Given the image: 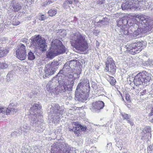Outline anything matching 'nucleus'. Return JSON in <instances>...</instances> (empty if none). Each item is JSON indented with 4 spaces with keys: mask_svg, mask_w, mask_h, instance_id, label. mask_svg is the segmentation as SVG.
I'll return each instance as SVG.
<instances>
[{
    "mask_svg": "<svg viewBox=\"0 0 153 153\" xmlns=\"http://www.w3.org/2000/svg\"><path fill=\"white\" fill-rule=\"evenodd\" d=\"M140 4H139L137 1H136L135 3H133V2H130V5L131 6V8H131H135L136 9H138L139 7L140 6Z\"/></svg>",
    "mask_w": 153,
    "mask_h": 153,
    "instance_id": "31",
    "label": "nucleus"
},
{
    "mask_svg": "<svg viewBox=\"0 0 153 153\" xmlns=\"http://www.w3.org/2000/svg\"><path fill=\"white\" fill-rule=\"evenodd\" d=\"M65 50L61 41L56 39L53 40L51 43L50 49L46 53L47 58L52 59L58 55L64 53Z\"/></svg>",
    "mask_w": 153,
    "mask_h": 153,
    "instance_id": "2",
    "label": "nucleus"
},
{
    "mask_svg": "<svg viewBox=\"0 0 153 153\" xmlns=\"http://www.w3.org/2000/svg\"><path fill=\"white\" fill-rule=\"evenodd\" d=\"M74 128L73 129H71V128H69V130L70 131H74V133L75 134H77V135L78 136V133L76 132V131L74 130Z\"/></svg>",
    "mask_w": 153,
    "mask_h": 153,
    "instance_id": "54",
    "label": "nucleus"
},
{
    "mask_svg": "<svg viewBox=\"0 0 153 153\" xmlns=\"http://www.w3.org/2000/svg\"><path fill=\"white\" fill-rule=\"evenodd\" d=\"M79 2L78 0H73V3L74 4H76Z\"/></svg>",
    "mask_w": 153,
    "mask_h": 153,
    "instance_id": "62",
    "label": "nucleus"
},
{
    "mask_svg": "<svg viewBox=\"0 0 153 153\" xmlns=\"http://www.w3.org/2000/svg\"><path fill=\"white\" fill-rule=\"evenodd\" d=\"M21 134V132L19 130L14 131L11 134V135L13 137H15L20 135Z\"/></svg>",
    "mask_w": 153,
    "mask_h": 153,
    "instance_id": "39",
    "label": "nucleus"
},
{
    "mask_svg": "<svg viewBox=\"0 0 153 153\" xmlns=\"http://www.w3.org/2000/svg\"><path fill=\"white\" fill-rule=\"evenodd\" d=\"M143 46V44L140 41H136L126 46L127 51L132 54H135L139 53L142 51L141 48Z\"/></svg>",
    "mask_w": 153,
    "mask_h": 153,
    "instance_id": "6",
    "label": "nucleus"
},
{
    "mask_svg": "<svg viewBox=\"0 0 153 153\" xmlns=\"http://www.w3.org/2000/svg\"><path fill=\"white\" fill-rule=\"evenodd\" d=\"M126 18L125 16L122 17V20L120 21L122 22L123 24L126 25V26L128 25L129 26H133L134 25V23H136V22L138 20L140 21L142 24H146L150 19V17L143 15H129L127 17L126 20H125L124 19Z\"/></svg>",
    "mask_w": 153,
    "mask_h": 153,
    "instance_id": "3",
    "label": "nucleus"
},
{
    "mask_svg": "<svg viewBox=\"0 0 153 153\" xmlns=\"http://www.w3.org/2000/svg\"><path fill=\"white\" fill-rule=\"evenodd\" d=\"M56 11L55 10L51 9L48 11V14L50 16H55L56 13Z\"/></svg>",
    "mask_w": 153,
    "mask_h": 153,
    "instance_id": "38",
    "label": "nucleus"
},
{
    "mask_svg": "<svg viewBox=\"0 0 153 153\" xmlns=\"http://www.w3.org/2000/svg\"><path fill=\"white\" fill-rule=\"evenodd\" d=\"M23 127L25 129L24 131L26 132H28V131L30 129V127L27 124H25L23 126Z\"/></svg>",
    "mask_w": 153,
    "mask_h": 153,
    "instance_id": "40",
    "label": "nucleus"
},
{
    "mask_svg": "<svg viewBox=\"0 0 153 153\" xmlns=\"http://www.w3.org/2000/svg\"><path fill=\"white\" fill-rule=\"evenodd\" d=\"M23 151L25 153H31L30 148L29 147H25Z\"/></svg>",
    "mask_w": 153,
    "mask_h": 153,
    "instance_id": "43",
    "label": "nucleus"
},
{
    "mask_svg": "<svg viewBox=\"0 0 153 153\" xmlns=\"http://www.w3.org/2000/svg\"><path fill=\"white\" fill-rule=\"evenodd\" d=\"M143 74V72L138 73L135 77L134 79V82L135 85L137 86L143 84V79L142 76Z\"/></svg>",
    "mask_w": 153,
    "mask_h": 153,
    "instance_id": "16",
    "label": "nucleus"
},
{
    "mask_svg": "<svg viewBox=\"0 0 153 153\" xmlns=\"http://www.w3.org/2000/svg\"><path fill=\"white\" fill-rule=\"evenodd\" d=\"M117 146L119 149L120 150H121L122 147V142L120 140V141L117 142Z\"/></svg>",
    "mask_w": 153,
    "mask_h": 153,
    "instance_id": "42",
    "label": "nucleus"
},
{
    "mask_svg": "<svg viewBox=\"0 0 153 153\" xmlns=\"http://www.w3.org/2000/svg\"><path fill=\"white\" fill-rule=\"evenodd\" d=\"M80 91H76L75 98L77 101H83L84 100V93L82 90L80 89Z\"/></svg>",
    "mask_w": 153,
    "mask_h": 153,
    "instance_id": "17",
    "label": "nucleus"
},
{
    "mask_svg": "<svg viewBox=\"0 0 153 153\" xmlns=\"http://www.w3.org/2000/svg\"><path fill=\"white\" fill-rule=\"evenodd\" d=\"M67 84L64 85L65 91H71L72 90L73 86L74 85L73 80L71 82V85H67Z\"/></svg>",
    "mask_w": 153,
    "mask_h": 153,
    "instance_id": "29",
    "label": "nucleus"
},
{
    "mask_svg": "<svg viewBox=\"0 0 153 153\" xmlns=\"http://www.w3.org/2000/svg\"><path fill=\"white\" fill-rule=\"evenodd\" d=\"M57 146L54 144L51 146V153H57L58 151L59 150V148H57Z\"/></svg>",
    "mask_w": 153,
    "mask_h": 153,
    "instance_id": "34",
    "label": "nucleus"
},
{
    "mask_svg": "<svg viewBox=\"0 0 153 153\" xmlns=\"http://www.w3.org/2000/svg\"><path fill=\"white\" fill-rule=\"evenodd\" d=\"M126 99L128 101H130V98L128 95H126Z\"/></svg>",
    "mask_w": 153,
    "mask_h": 153,
    "instance_id": "58",
    "label": "nucleus"
},
{
    "mask_svg": "<svg viewBox=\"0 0 153 153\" xmlns=\"http://www.w3.org/2000/svg\"><path fill=\"white\" fill-rule=\"evenodd\" d=\"M105 64H108L109 65V67H110V70L112 72H114L115 69L114 68L115 63L113 59L111 58H108Z\"/></svg>",
    "mask_w": 153,
    "mask_h": 153,
    "instance_id": "20",
    "label": "nucleus"
},
{
    "mask_svg": "<svg viewBox=\"0 0 153 153\" xmlns=\"http://www.w3.org/2000/svg\"><path fill=\"white\" fill-rule=\"evenodd\" d=\"M80 81L77 86L76 90L80 91V89H82L84 85L86 87H89V81L87 79L83 78Z\"/></svg>",
    "mask_w": 153,
    "mask_h": 153,
    "instance_id": "18",
    "label": "nucleus"
},
{
    "mask_svg": "<svg viewBox=\"0 0 153 153\" xmlns=\"http://www.w3.org/2000/svg\"><path fill=\"white\" fill-rule=\"evenodd\" d=\"M111 145L112 144L111 143H108L107 144V149H108L109 150L111 149Z\"/></svg>",
    "mask_w": 153,
    "mask_h": 153,
    "instance_id": "50",
    "label": "nucleus"
},
{
    "mask_svg": "<svg viewBox=\"0 0 153 153\" xmlns=\"http://www.w3.org/2000/svg\"><path fill=\"white\" fill-rule=\"evenodd\" d=\"M152 115H153V108H152L151 112L149 114V116L150 117Z\"/></svg>",
    "mask_w": 153,
    "mask_h": 153,
    "instance_id": "57",
    "label": "nucleus"
},
{
    "mask_svg": "<svg viewBox=\"0 0 153 153\" xmlns=\"http://www.w3.org/2000/svg\"><path fill=\"white\" fill-rule=\"evenodd\" d=\"M46 19V16L44 15H42L39 18V19L40 20H44Z\"/></svg>",
    "mask_w": 153,
    "mask_h": 153,
    "instance_id": "53",
    "label": "nucleus"
},
{
    "mask_svg": "<svg viewBox=\"0 0 153 153\" xmlns=\"http://www.w3.org/2000/svg\"><path fill=\"white\" fill-rule=\"evenodd\" d=\"M114 78L113 77H111L110 79L111 81L110 82V83L112 85H115V82L114 81Z\"/></svg>",
    "mask_w": 153,
    "mask_h": 153,
    "instance_id": "49",
    "label": "nucleus"
},
{
    "mask_svg": "<svg viewBox=\"0 0 153 153\" xmlns=\"http://www.w3.org/2000/svg\"><path fill=\"white\" fill-rule=\"evenodd\" d=\"M106 67L105 68V69L107 70V71H108L109 70V65H108V64H106Z\"/></svg>",
    "mask_w": 153,
    "mask_h": 153,
    "instance_id": "59",
    "label": "nucleus"
},
{
    "mask_svg": "<svg viewBox=\"0 0 153 153\" xmlns=\"http://www.w3.org/2000/svg\"><path fill=\"white\" fill-rule=\"evenodd\" d=\"M39 116L41 117L40 115H33L31 116L30 120L31 125L34 126H38V125L39 124L38 120Z\"/></svg>",
    "mask_w": 153,
    "mask_h": 153,
    "instance_id": "19",
    "label": "nucleus"
},
{
    "mask_svg": "<svg viewBox=\"0 0 153 153\" xmlns=\"http://www.w3.org/2000/svg\"><path fill=\"white\" fill-rule=\"evenodd\" d=\"M7 67L8 65L5 63H0V69H5Z\"/></svg>",
    "mask_w": 153,
    "mask_h": 153,
    "instance_id": "41",
    "label": "nucleus"
},
{
    "mask_svg": "<svg viewBox=\"0 0 153 153\" xmlns=\"http://www.w3.org/2000/svg\"><path fill=\"white\" fill-rule=\"evenodd\" d=\"M17 57L20 60H23L25 59L26 57V52H16Z\"/></svg>",
    "mask_w": 153,
    "mask_h": 153,
    "instance_id": "25",
    "label": "nucleus"
},
{
    "mask_svg": "<svg viewBox=\"0 0 153 153\" xmlns=\"http://www.w3.org/2000/svg\"><path fill=\"white\" fill-rule=\"evenodd\" d=\"M34 151L33 152L31 151V153H39L40 152V151L39 149L37 148V147H35L33 149Z\"/></svg>",
    "mask_w": 153,
    "mask_h": 153,
    "instance_id": "45",
    "label": "nucleus"
},
{
    "mask_svg": "<svg viewBox=\"0 0 153 153\" xmlns=\"http://www.w3.org/2000/svg\"><path fill=\"white\" fill-rule=\"evenodd\" d=\"M5 39L4 38H2L0 39V45L3 44H4L5 42ZM0 46V48H1Z\"/></svg>",
    "mask_w": 153,
    "mask_h": 153,
    "instance_id": "47",
    "label": "nucleus"
},
{
    "mask_svg": "<svg viewBox=\"0 0 153 153\" xmlns=\"http://www.w3.org/2000/svg\"><path fill=\"white\" fill-rule=\"evenodd\" d=\"M73 3V0H67L65 1L63 4V6L65 8H68L70 7L68 4H71Z\"/></svg>",
    "mask_w": 153,
    "mask_h": 153,
    "instance_id": "33",
    "label": "nucleus"
},
{
    "mask_svg": "<svg viewBox=\"0 0 153 153\" xmlns=\"http://www.w3.org/2000/svg\"><path fill=\"white\" fill-rule=\"evenodd\" d=\"M41 107L38 104H34L32 107L30 108V113H31V116L33 115H38V113H40L41 112L40 109H41Z\"/></svg>",
    "mask_w": 153,
    "mask_h": 153,
    "instance_id": "14",
    "label": "nucleus"
},
{
    "mask_svg": "<svg viewBox=\"0 0 153 153\" xmlns=\"http://www.w3.org/2000/svg\"><path fill=\"white\" fill-rule=\"evenodd\" d=\"M146 91H143L141 92H140V94L142 95H143L144 94H146Z\"/></svg>",
    "mask_w": 153,
    "mask_h": 153,
    "instance_id": "63",
    "label": "nucleus"
},
{
    "mask_svg": "<svg viewBox=\"0 0 153 153\" xmlns=\"http://www.w3.org/2000/svg\"><path fill=\"white\" fill-rule=\"evenodd\" d=\"M53 144L57 146V148H59V150L63 151L65 153H69L71 148L65 142H59V143H54Z\"/></svg>",
    "mask_w": 153,
    "mask_h": 153,
    "instance_id": "11",
    "label": "nucleus"
},
{
    "mask_svg": "<svg viewBox=\"0 0 153 153\" xmlns=\"http://www.w3.org/2000/svg\"><path fill=\"white\" fill-rule=\"evenodd\" d=\"M99 32H100V31H99V30H95V31L93 33H94V34H95V35H97V34L98 33H99Z\"/></svg>",
    "mask_w": 153,
    "mask_h": 153,
    "instance_id": "60",
    "label": "nucleus"
},
{
    "mask_svg": "<svg viewBox=\"0 0 153 153\" xmlns=\"http://www.w3.org/2000/svg\"><path fill=\"white\" fill-rule=\"evenodd\" d=\"M153 150V144L151 145L148 147V153H152V152Z\"/></svg>",
    "mask_w": 153,
    "mask_h": 153,
    "instance_id": "44",
    "label": "nucleus"
},
{
    "mask_svg": "<svg viewBox=\"0 0 153 153\" xmlns=\"http://www.w3.org/2000/svg\"><path fill=\"white\" fill-rule=\"evenodd\" d=\"M87 127L86 126H82L81 125V126L80 127V128L81 131H85Z\"/></svg>",
    "mask_w": 153,
    "mask_h": 153,
    "instance_id": "51",
    "label": "nucleus"
},
{
    "mask_svg": "<svg viewBox=\"0 0 153 153\" xmlns=\"http://www.w3.org/2000/svg\"><path fill=\"white\" fill-rule=\"evenodd\" d=\"M142 140H149L151 137V128L147 126L145 127L141 133Z\"/></svg>",
    "mask_w": 153,
    "mask_h": 153,
    "instance_id": "12",
    "label": "nucleus"
},
{
    "mask_svg": "<svg viewBox=\"0 0 153 153\" xmlns=\"http://www.w3.org/2000/svg\"><path fill=\"white\" fill-rule=\"evenodd\" d=\"M55 0H48L47 2V4H50L54 1Z\"/></svg>",
    "mask_w": 153,
    "mask_h": 153,
    "instance_id": "56",
    "label": "nucleus"
},
{
    "mask_svg": "<svg viewBox=\"0 0 153 153\" xmlns=\"http://www.w3.org/2000/svg\"><path fill=\"white\" fill-rule=\"evenodd\" d=\"M128 33H129L128 32V31L127 30H126V29L124 30L123 33L124 34H125V35L128 34Z\"/></svg>",
    "mask_w": 153,
    "mask_h": 153,
    "instance_id": "61",
    "label": "nucleus"
},
{
    "mask_svg": "<svg viewBox=\"0 0 153 153\" xmlns=\"http://www.w3.org/2000/svg\"><path fill=\"white\" fill-rule=\"evenodd\" d=\"M28 59L31 60H33L35 58V56L32 52L30 51L28 54Z\"/></svg>",
    "mask_w": 153,
    "mask_h": 153,
    "instance_id": "36",
    "label": "nucleus"
},
{
    "mask_svg": "<svg viewBox=\"0 0 153 153\" xmlns=\"http://www.w3.org/2000/svg\"><path fill=\"white\" fill-rule=\"evenodd\" d=\"M52 107L50 108V113L52 114H62L64 111V108L62 106L60 107L58 104H55L53 106H52Z\"/></svg>",
    "mask_w": 153,
    "mask_h": 153,
    "instance_id": "9",
    "label": "nucleus"
},
{
    "mask_svg": "<svg viewBox=\"0 0 153 153\" xmlns=\"http://www.w3.org/2000/svg\"><path fill=\"white\" fill-rule=\"evenodd\" d=\"M62 79L61 80H58L53 78L51 80L49 81L47 84L46 87L47 88H49L50 90H54L55 89L57 90L58 89V84L63 85L65 84V79Z\"/></svg>",
    "mask_w": 153,
    "mask_h": 153,
    "instance_id": "7",
    "label": "nucleus"
},
{
    "mask_svg": "<svg viewBox=\"0 0 153 153\" xmlns=\"http://www.w3.org/2000/svg\"><path fill=\"white\" fill-rule=\"evenodd\" d=\"M104 106V103L102 101H98L94 102L90 109L91 111L95 113H99Z\"/></svg>",
    "mask_w": 153,
    "mask_h": 153,
    "instance_id": "8",
    "label": "nucleus"
},
{
    "mask_svg": "<svg viewBox=\"0 0 153 153\" xmlns=\"http://www.w3.org/2000/svg\"><path fill=\"white\" fill-rule=\"evenodd\" d=\"M18 49L16 50V52H26V47L23 44H20L17 46Z\"/></svg>",
    "mask_w": 153,
    "mask_h": 153,
    "instance_id": "26",
    "label": "nucleus"
},
{
    "mask_svg": "<svg viewBox=\"0 0 153 153\" xmlns=\"http://www.w3.org/2000/svg\"><path fill=\"white\" fill-rule=\"evenodd\" d=\"M105 3V0H99L97 2V4L100 5Z\"/></svg>",
    "mask_w": 153,
    "mask_h": 153,
    "instance_id": "46",
    "label": "nucleus"
},
{
    "mask_svg": "<svg viewBox=\"0 0 153 153\" xmlns=\"http://www.w3.org/2000/svg\"><path fill=\"white\" fill-rule=\"evenodd\" d=\"M10 7L12 10L14 12L18 11L21 8L20 4L15 0L11 1Z\"/></svg>",
    "mask_w": 153,
    "mask_h": 153,
    "instance_id": "15",
    "label": "nucleus"
},
{
    "mask_svg": "<svg viewBox=\"0 0 153 153\" xmlns=\"http://www.w3.org/2000/svg\"><path fill=\"white\" fill-rule=\"evenodd\" d=\"M108 20V19L107 18H103L102 20L99 21L97 22V23L100 25L101 24L103 25H107Z\"/></svg>",
    "mask_w": 153,
    "mask_h": 153,
    "instance_id": "32",
    "label": "nucleus"
},
{
    "mask_svg": "<svg viewBox=\"0 0 153 153\" xmlns=\"http://www.w3.org/2000/svg\"><path fill=\"white\" fill-rule=\"evenodd\" d=\"M143 27L138 28L134 31L133 34L134 38H138L141 33H146L148 31L152 30L153 31V20L150 18V19L146 24H142Z\"/></svg>",
    "mask_w": 153,
    "mask_h": 153,
    "instance_id": "5",
    "label": "nucleus"
},
{
    "mask_svg": "<svg viewBox=\"0 0 153 153\" xmlns=\"http://www.w3.org/2000/svg\"><path fill=\"white\" fill-rule=\"evenodd\" d=\"M121 116L124 119H126L127 121L129 123L130 125L133 126L134 125V123L132 122L131 120L129 119V118L131 117L130 116L125 113H122L120 111Z\"/></svg>",
    "mask_w": 153,
    "mask_h": 153,
    "instance_id": "23",
    "label": "nucleus"
},
{
    "mask_svg": "<svg viewBox=\"0 0 153 153\" xmlns=\"http://www.w3.org/2000/svg\"><path fill=\"white\" fill-rule=\"evenodd\" d=\"M76 123H75L74 125L76 126H74V130H75L76 132L78 133V136H79V132L81 131V129L80 128V127L81 126V125L79 124H77V125L76 124Z\"/></svg>",
    "mask_w": 153,
    "mask_h": 153,
    "instance_id": "37",
    "label": "nucleus"
},
{
    "mask_svg": "<svg viewBox=\"0 0 153 153\" xmlns=\"http://www.w3.org/2000/svg\"><path fill=\"white\" fill-rule=\"evenodd\" d=\"M143 79V83L145 84L149 81L151 79V75L150 74L148 73L147 72L144 71H143V74L142 75Z\"/></svg>",
    "mask_w": 153,
    "mask_h": 153,
    "instance_id": "22",
    "label": "nucleus"
},
{
    "mask_svg": "<svg viewBox=\"0 0 153 153\" xmlns=\"http://www.w3.org/2000/svg\"><path fill=\"white\" fill-rule=\"evenodd\" d=\"M38 93L36 92V91H33L31 92L30 93V96H33V95H37Z\"/></svg>",
    "mask_w": 153,
    "mask_h": 153,
    "instance_id": "52",
    "label": "nucleus"
},
{
    "mask_svg": "<svg viewBox=\"0 0 153 153\" xmlns=\"http://www.w3.org/2000/svg\"><path fill=\"white\" fill-rule=\"evenodd\" d=\"M30 46L36 47L40 50L44 51L46 50L47 45L44 38L39 35L32 37L31 39Z\"/></svg>",
    "mask_w": 153,
    "mask_h": 153,
    "instance_id": "4",
    "label": "nucleus"
},
{
    "mask_svg": "<svg viewBox=\"0 0 153 153\" xmlns=\"http://www.w3.org/2000/svg\"><path fill=\"white\" fill-rule=\"evenodd\" d=\"M131 6L130 2L127 1L121 4V7L123 10H124L128 9H130L131 8Z\"/></svg>",
    "mask_w": 153,
    "mask_h": 153,
    "instance_id": "27",
    "label": "nucleus"
},
{
    "mask_svg": "<svg viewBox=\"0 0 153 153\" xmlns=\"http://www.w3.org/2000/svg\"><path fill=\"white\" fill-rule=\"evenodd\" d=\"M76 65V62L74 60H71L70 62H67L64 65L63 69L64 71L67 73L68 72H71L72 69Z\"/></svg>",
    "mask_w": 153,
    "mask_h": 153,
    "instance_id": "10",
    "label": "nucleus"
},
{
    "mask_svg": "<svg viewBox=\"0 0 153 153\" xmlns=\"http://www.w3.org/2000/svg\"><path fill=\"white\" fill-rule=\"evenodd\" d=\"M67 78L69 79V80H71V82L73 80V82H74V81L75 80V78L74 77V75L73 74V73L71 72H68L67 73Z\"/></svg>",
    "mask_w": 153,
    "mask_h": 153,
    "instance_id": "35",
    "label": "nucleus"
},
{
    "mask_svg": "<svg viewBox=\"0 0 153 153\" xmlns=\"http://www.w3.org/2000/svg\"><path fill=\"white\" fill-rule=\"evenodd\" d=\"M19 111V109L18 108L15 109L12 107H9L7 108L6 113L7 115L9 114H13Z\"/></svg>",
    "mask_w": 153,
    "mask_h": 153,
    "instance_id": "24",
    "label": "nucleus"
},
{
    "mask_svg": "<svg viewBox=\"0 0 153 153\" xmlns=\"http://www.w3.org/2000/svg\"><path fill=\"white\" fill-rule=\"evenodd\" d=\"M8 52V50L6 48H0V55L1 57L5 56Z\"/></svg>",
    "mask_w": 153,
    "mask_h": 153,
    "instance_id": "30",
    "label": "nucleus"
},
{
    "mask_svg": "<svg viewBox=\"0 0 153 153\" xmlns=\"http://www.w3.org/2000/svg\"><path fill=\"white\" fill-rule=\"evenodd\" d=\"M60 72H59L58 74L56 75V76H59V77L60 76H62L63 74H62L60 73Z\"/></svg>",
    "mask_w": 153,
    "mask_h": 153,
    "instance_id": "64",
    "label": "nucleus"
},
{
    "mask_svg": "<svg viewBox=\"0 0 153 153\" xmlns=\"http://www.w3.org/2000/svg\"><path fill=\"white\" fill-rule=\"evenodd\" d=\"M17 105L18 104L16 103H12L10 104L9 107L13 108L15 106H17Z\"/></svg>",
    "mask_w": 153,
    "mask_h": 153,
    "instance_id": "48",
    "label": "nucleus"
},
{
    "mask_svg": "<svg viewBox=\"0 0 153 153\" xmlns=\"http://www.w3.org/2000/svg\"><path fill=\"white\" fill-rule=\"evenodd\" d=\"M86 36L79 32H77L71 35L70 39L71 45L78 50L82 51H85L88 46Z\"/></svg>",
    "mask_w": 153,
    "mask_h": 153,
    "instance_id": "1",
    "label": "nucleus"
},
{
    "mask_svg": "<svg viewBox=\"0 0 153 153\" xmlns=\"http://www.w3.org/2000/svg\"><path fill=\"white\" fill-rule=\"evenodd\" d=\"M5 110L3 108H0V114L2 113V114L3 113H5Z\"/></svg>",
    "mask_w": 153,
    "mask_h": 153,
    "instance_id": "55",
    "label": "nucleus"
},
{
    "mask_svg": "<svg viewBox=\"0 0 153 153\" xmlns=\"http://www.w3.org/2000/svg\"><path fill=\"white\" fill-rule=\"evenodd\" d=\"M65 84L63 85H60L58 87V90H59L58 91L57 90H56L57 91V92H56L57 94L58 92H60V93L65 92V88L64 87V85H65L66 84H67V82L68 81V80H65Z\"/></svg>",
    "mask_w": 153,
    "mask_h": 153,
    "instance_id": "28",
    "label": "nucleus"
},
{
    "mask_svg": "<svg viewBox=\"0 0 153 153\" xmlns=\"http://www.w3.org/2000/svg\"><path fill=\"white\" fill-rule=\"evenodd\" d=\"M45 70L46 77L54 74L56 71V69L52 67L51 65L48 64L45 65Z\"/></svg>",
    "mask_w": 153,
    "mask_h": 153,
    "instance_id": "13",
    "label": "nucleus"
},
{
    "mask_svg": "<svg viewBox=\"0 0 153 153\" xmlns=\"http://www.w3.org/2000/svg\"><path fill=\"white\" fill-rule=\"evenodd\" d=\"M62 61L58 60L56 61L54 60L53 62L51 63H49L48 64L51 65V67L53 68H55L56 69V71L57 70L58 68V66L61 65L62 64Z\"/></svg>",
    "mask_w": 153,
    "mask_h": 153,
    "instance_id": "21",
    "label": "nucleus"
}]
</instances>
